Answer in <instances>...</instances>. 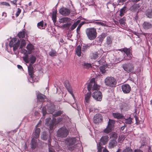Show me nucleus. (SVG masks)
Returning a JSON list of instances; mask_svg holds the SVG:
<instances>
[{"label":"nucleus","instance_id":"nucleus-33","mask_svg":"<svg viewBox=\"0 0 152 152\" xmlns=\"http://www.w3.org/2000/svg\"><path fill=\"white\" fill-rule=\"evenodd\" d=\"M152 27V25L150 23L145 22L143 24V27L144 29H149Z\"/></svg>","mask_w":152,"mask_h":152},{"label":"nucleus","instance_id":"nucleus-19","mask_svg":"<svg viewBox=\"0 0 152 152\" xmlns=\"http://www.w3.org/2000/svg\"><path fill=\"white\" fill-rule=\"evenodd\" d=\"M102 117L101 115L99 113L96 114L94 117V123L97 124L102 121Z\"/></svg>","mask_w":152,"mask_h":152},{"label":"nucleus","instance_id":"nucleus-56","mask_svg":"<svg viewBox=\"0 0 152 152\" xmlns=\"http://www.w3.org/2000/svg\"><path fill=\"white\" fill-rule=\"evenodd\" d=\"M72 105L73 107L75 109H76V108H75V107H76L77 108V110H79V108H78V105Z\"/></svg>","mask_w":152,"mask_h":152},{"label":"nucleus","instance_id":"nucleus-27","mask_svg":"<svg viewBox=\"0 0 152 152\" xmlns=\"http://www.w3.org/2000/svg\"><path fill=\"white\" fill-rule=\"evenodd\" d=\"M71 20V19L70 18L64 17L59 19V22L60 23H68Z\"/></svg>","mask_w":152,"mask_h":152},{"label":"nucleus","instance_id":"nucleus-57","mask_svg":"<svg viewBox=\"0 0 152 152\" xmlns=\"http://www.w3.org/2000/svg\"><path fill=\"white\" fill-rule=\"evenodd\" d=\"M126 105H121V107H120V108H121V110H125V109H124V107H125V106Z\"/></svg>","mask_w":152,"mask_h":152},{"label":"nucleus","instance_id":"nucleus-44","mask_svg":"<svg viewBox=\"0 0 152 152\" xmlns=\"http://www.w3.org/2000/svg\"><path fill=\"white\" fill-rule=\"evenodd\" d=\"M125 123L126 124H131L132 122V118H129L125 120Z\"/></svg>","mask_w":152,"mask_h":152},{"label":"nucleus","instance_id":"nucleus-43","mask_svg":"<svg viewBox=\"0 0 152 152\" xmlns=\"http://www.w3.org/2000/svg\"><path fill=\"white\" fill-rule=\"evenodd\" d=\"M105 66L104 65L100 66V71L101 72L102 74H104L106 72L105 70Z\"/></svg>","mask_w":152,"mask_h":152},{"label":"nucleus","instance_id":"nucleus-11","mask_svg":"<svg viewBox=\"0 0 152 152\" xmlns=\"http://www.w3.org/2000/svg\"><path fill=\"white\" fill-rule=\"evenodd\" d=\"M122 67L127 72H132L134 70V67L133 65L130 63H125L122 65Z\"/></svg>","mask_w":152,"mask_h":152},{"label":"nucleus","instance_id":"nucleus-20","mask_svg":"<svg viewBox=\"0 0 152 152\" xmlns=\"http://www.w3.org/2000/svg\"><path fill=\"white\" fill-rule=\"evenodd\" d=\"M54 124V122L51 120V118H47L46 119L45 124L49 126L50 130L53 128Z\"/></svg>","mask_w":152,"mask_h":152},{"label":"nucleus","instance_id":"nucleus-23","mask_svg":"<svg viewBox=\"0 0 152 152\" xmlns=\"http://www.w3.org/2000/svg\"><path fill=\"white\" fill-rule=\"evenodd\" d=\"M117 144V142L115 140H111L109 143V148H113L116 146Z\"/></svg>","mask_w":152,"mask_h":152},{"label":"nucleus","instance_id":"nucleus-1","mask_svg":"<svg viewBox=\"0 0 152 152\" xmlns=\"http://www.w3.org/2000/svg\"><path fill=\"white\" fill-rule=\"evenodd\" d=\"M99 86L94 81V78L92 79L87 85V88L89 91L91 90L95 91L92 94V97L96 100L100 101L102 100V92L98 91Z\"/></svg>","mask_w":152,"mask_h":152},{"label":"nucleus","instance_id":"nucleus-42","mask_svg":"<svg viewBox=\"0 0 152 152\" xmlns=\"http://www.w3.org/2000/svg\"><path fill=\"white\" fill-rule=\"evenodd\" d=\"M82 65L85 68H89L91 67V64L88 63H84Z\"/></svg>","mask_w":152,"mask_h":152},{"label":"nucleus","instance_id":"nucleus-5","mask_svg":"<svg viewBox=\"0 0 152 152\" xmlns=\"http://www.w3.org/2000/svg\"><path fill=\"white\" fill-rule=\"evenodd\" d=\"M104 83L107 86L113 87L115 86L117 81L114 77H107L104 80Z\"/></svg>","mask_w":152,"mask_h":152},{"label":"nucleus","instance_id":"nucleus-46","mask_svg":"<svg viewBox=\"0 0 152 152\" xmlns=\"http://www.w3.org/2000/svg\"><path fill=\"white\" fill-rule=\"evenodd\" d=\"M0 4L8 7H10V4L9 3L5 1H3L1 2Z\"/></svg>","mask_w":152,"mask_h":152},{"label":"nucleus","instance_id":"nucleus-50","mask_svg":"<svg viewBox=\"0 0 152 152\" xmlns=\"http://www.w3.org/2000/svg\"><path fill=\"white\" fill-rule=\"evenodd\" d=\"M98 57V53L97 52H96L93 54V58L94 59H96Z\"/></svg>","mask_w":152,"mask_h":152},{"label":"nucleus","instance_id":"nucleus-47","mask_svg":"<svg viewBox=\"0 0 152 152\" xmlns=\"http://www.w3.org/2000/svg\"><path fill=\"white\" fill-rule=\"evenodd\" d=\"M111 137L113 138V140H116L117 137V134L115 133H112L111 134Z\"/></svg>","mask_w":152,"mask_h":152},{"label":"nucleus","instance_id":"nucleus-39","mask_svg":"<svg viewBox=\"0 0 152 152\" xmlns=\"http://www.w3.org/2000/svg\"><path fill=\"white\" fill-rule=\"evenodd\" d=\"M63 113V111L61 110H59L56 112L55 113L53 114V116L54 117H56L60 115Z\"/></svg>","mask_w":152,"mask_h":152},{"label":"nucleus","instance_id":"nucleus-53","mask_svg":"<svg viewBox=\"0 0 152 152\" xmlns=\"http://www.w3.org/2000/svg\"><path fill=\"white\" fill-rule=\"evenodd\" d=\"M80 20H77L76 22H75L74 23L77 26V25H79L80 24Z\"/></svg>","mask_w":152,"mask_h":152},{"label":"nucleus","instance_id":"nucleus-36","mask_svg":"<svg viewBox=\"0 0 152 152\" xmlns=\"http://www.w3.org/2000/svg\"><path fill=\"white\" fill-rule=\"evenodd\" d=\"M102 145L99 142L97 144V152H102V150L103 151V149L104 148L102 146Z\"/></svg>","mask_w":152,"mask_h":152},{"label":"nucleus","instance_id":"nucleus-16","mask_svg":"<svg viewBox=\"0 0 152 152\" xmlns=\"http://www.w3.org/2000/svg\"><path fill=\"white\" fill-rule=\"evenodd\" d=\"M38 124H37L32 134L33 138H34L35 139H37L39 137L40 132V129L39 128H37Z\"/></svg>","mask_w":152,"mask_h":152},{"label":"nucleus","instance_id":"nucleus-17","mask_svg":"<svg viewBox=\"0 0 152 152\" xmlns=\"http://www.w3.org/2000/svg\"><path fill=\"white\" fill-rule=\"evenodd\" d=\"M64 84L67 91L70 94L73 96V92L72 90V88L70 85L69 81L67 80H66L64 82Z\"/></svg>","mask_w":152,"mask_h":152},{"label":"nucleus","instance_id":"nucleus-8","mask_svg":"<svg viewBox=\"0 0 152 152\" xmlns=\"http://www.w3.org/2000/svg\"><path fill=\"white\" fill-rule=\"evenodd\" d=\"M68 134V130L65 127L60 128L57 132V137L62 138L66 137Z\"/></svg>","mask_w":152,"mask_h":152},{"label":"nucleus","instance_id":"nucleus-41","mask_svg":"<svg viewBox=\"0 0 152 152\" xmlns=\"http://www.w3.org/2000/svg\"><path fill=\"white\" fill-rule=\"evenodd\" d=\"M122 152H133L132 150L129 147H126Z\"/></svg>","mask_w":152,"mask_h":152},{"label":"nucleus","instance_id":"nucleus-12","mask_svg":"<svg viewBox=\"0 0 152 152\" xmlns=\"http://www.w3.org/2000/svg\"><path fill=\"white\" fill-rule=\"evenodd\" d=\"M76 142V138L75 137L69 139L68 142V148L69 150L72 151L76 148V146L74 145Z\"/></svg>","mask_w":152,"mask_h":152},{"label":"nucleus","instance_id":"nucleus-18","mask_svg":"<svg viewBox=\"0 0 152 152\" xmlns=\"http://www.w3.org/2000/svg\"><path fill=\"white\" fill-rule=\"evenodd\" d=\"M59 12L61 15L66 16L69 15L70 13V10L68 8L62 7L59 10Z\"/></svg>","mask_w":152,"mask_h":152},{"label":"nucleus","instance_id":"nucleus-3","mask_svg":"<svg viewBox=\"0 0 152 152\" xmlns=\"http://www.w3.org/2000/svg\"><path fill=\"white\" fill-rule=\"evenodd\" d=\"M88 39L91 40L94 39L97 36L96 29L94 27L87 28L85 30Z\"/></svg>","mask_w":152,"mask_h":152},{"label":"nucleus","instance_id":"nucleus-63","mask_svg":"<svg viewBox=\"0 0 152 152\" xmlns=\"http://www.w3.org/2000/svg\"><path fill=\"white\" fill-rule=\"evenodd\" d=\"M2 16L6 17L7 16V13L5 12H3L2 13Z\"/></svg>","mask_w":152,"mask_h":152},{"label":"nucleus","instance_id":"nucleus-15","mask_svg":"<svg viewBox=\"0 0 152 152\" xmlns=\"http://www.w3.org/2000/svg\"><path fill=\"white\" fill-rule=\"evenodd\" d=\"M122 91L124 94L129 93L131 89L129 85L128 84H124L121 86Z\"/></svg>","mask_w":152,"mask_h":152},{"label":"nucleus","instance_id":"nucleus-58","mask_svg":"<svg viewBox=\"0 0 152 152\" xmlns=\"http://www.w3.org/2000/svg\"><path fill=\"white\" fill-rule=\"evenodd\" d=\"M62 27L64 28L68 27V26L67 23H65L62 25Z\"/></svg>","mask_w":152,"mask_h":152},{"label":"nucleus","instance_id":"nucleus-45","mask_svg":"<svg viewBox=\"0 0 152 152\" xmlns=\"http://www.w3.org/2000/svg\"><path fill=\"white\" fill-rule=\"evenodd\" d=\"M56 51L54 50L50 51L49 53V55L51 56H56Z\"/></svg>","mask_w":152,"mask_h":152},{"label":"nucleus","instance_id":"nucleus-34","mask_svg":"<svg viewBox=\"0 0 152 152\" xmlns=\"http://www.w3.org/2000/svg\"><path fill=\"white\" fill-rule=\"evenodd\" d=\"M26 48L29 52H31L34 49L33 45L30 43L27 45Z\"/></svg>","mask_w":152,"mask_h":152},{"label":"nucleus","instance_id":"nucleus-6","mask_svg":"<svg viewBox=\"0 0 152 152\" xmlns=\"http://www.w3.org/2000/svg\"><path fill=\"white\" fill-rule=\"evenodd\" d=\"M124 57L122 60H130L132 58V50L131 48H124Z\"/></svg>","mask_w":152,"mask_h":152},{"label":"nucleus","instance_id":"nucleus-10","mask_svg":"<svg viewBox=\"0 0 152 152\" xmlns=\"http://www.w3.org/2000/svg\"><path fill=\"white\" fill-rule=\"evenodd\" d=\"M23 58V60L25 62L28 63L30 61L29 64H31L32 65H33V64L35 62L36 59L35 56L32 55H30L29 58L28 57V55H26Z\"/></svg>","mask_w":152,"mask_h":152},{"label":"nucleus","instance_id":"nucleus-9","mask_svg":"<svg viewBox=\"0 0 152 152\" xmlns=\"http://www.w3.org/2000/svg\"><path fill=\"white\" fill-rule=\"evenodd\" d=\"M115 121L109 119L107 127L104 130V132L108 134L113 130L114 127Z\"/></svg>","mask_w":152,"mask_h":152},{"label":"nucleus","instance_id":"nucleus-30","mask_svg":"<svg viewBox=\"0 0 152 152\" xmlns=\"http://www.w3.org/2000/svg\"><path fill=\"white\" fill-rule=\"evenodd\" d=\"M106 40V44L107 45H110L111 44L113 41V38L112 36H109L107 37Z\"/></svg>","mask_w":152,"mask_h":152},{"label":"nucleus","instance_id":"nucleus-48","mask_svg":"<svg viewBox=\"0 0 152 152\" xmlns=\"http://www.w3.org/2000/svg\"><path fill=\"white\" fill-rule=\"evenodd\" d=\"M125 19L123 18L119 20V22L121 24H123V25H124L125 23Z\"/></svg>","mask_w":152,"mask_h":152},{"label":"nucleus","instance_id":"nucleus-37","mask_svg":"<svg viewBox=\"0 0 152 152\" xmlns=\"http://www.w3.org/2000/svg\"><path fill=\"white\" fill-rule=\"evenodd\" d=\"M18 37L20 38H24L25 37V32L24 31L19 32L18 34Z\"/></svg>","mask_w":152,"mask_h":152},{"label":"nucleus","instance_id":"nucleus-7","mask_svg":"<svg viewBox=\"0 0 152 152\" xmlns=\"http://www.w3.org/2000/svg\"><path fill=\"white\" fill-rule=\"evenodd\" d=\"M47 109L46 106L45 105L42 108V113L43 116H44L48 113L52 114L56 110L55 105H49L47 106Z\"/></svg>","mask_w":152,"mask_h":152},{"label":"nucleus","instance_id":"nucleus-55","mask_svg":"<svg viewBox=\"0 0 152 152\" xmlns=\"http://www.w3.org/2000/svg\"><path fill=\"white\" fill-rule=\"evenodd\" d=\"M17 67L18 68V69H22V70H23V67L21 65H17Z\"/></svg>","mask_w":152,"mask_h":152},{"label":"nucleus","instance_id":"nucleus-13","mask_svg":"<svg viewBox=\"0 0 152 152\" xmlns=\"http://www.w3.org/2000/svg\"><path fill=\"white\" fill-rule=\"evenodd\" d=\"M85 21H83L84 23V24H88L89 23H95L97 25H101L102 26H104V23L102 22L99 21L98 20H95V19L92 20H88L86 19H84Z\"/></svg>","mask_w":152,"mask_h":152},{"label":"nucleus","instance_id":"nucleus-26","mask_svg":"<svg viewBox=\"0 0 152 152\" xmlns=\"http://www.w3.org/2000/svg\"><path fill=\"white\" fill-rule=\"evenodd\" d=\"M145 15L148 18H152V10L151 8L146 10Z\"/></svg>","mask_w":152,"mask_h":152},{"label":"nucleus","instance_id":"nucleus-35","mask_svg":"<svg viewBox=\"0 0 152 152\" xmlns=\"http://www.w3.org/2000/svg\"><path fill=\"white\" fill-rule=\"evenodd\" d=\"M37 27L41 29H43V21L42 20L37 24Z\"/></svg>","mask_w":152,"mask_h":152},{"label":"nucleus","instance_id":"nucleus-61","mask_svg":"<svg viewBox=\"0 0 152 152\" xmlns=\"http://www.w3.org/2000/svg\"><path fill=\"white\" fill-rule=\"evenodd\" d=\"M22 53H25L27 52V51L25 49H21Z\"/></svg>","mask_w":152,"mask_h":152},{"label":"nucleus","instance_id":"nucleus-21","mask_svg":"<svg viewBox=\"0 0 152 152\" xmlns=\"http://www.w3.org/2000/svg\"><path fill=\"white\" fill-rule=\"evenodd\" d=\"M35 65H32L31 64H29L28 66V75L30 76V77L32 78L34 77V71L33 66Z\"/></svg>","mask_w":152,"mask_h":152},{"label":"nucleus","instance_id":"nucleus-60","mask_svg":"<svg viewBox=\"0 0 152 152\" xmlns=\"http://www.w3.org/2000/svg\"><path fill=\"white\" fill-rule=\"evenodd\" d=\"M47 24L46 23H44V22H43V29H45V28L47 27Z\"/></svg>","mask_w":152,"mask_h":152},{"label":"nucleus","instance_id":"nucleus-64","mask_svg":"<svg viewBox=\"0 0 152 152\" xmlns=\"http://www.w3.org/2000/svg\"><path fill=\"white\" fill-rule=\"evenodd\" d=\"M102 152H109L108 151L106 148H104L103 149Z\"/></svg>","mask_w":152,"mask_h":152},{"label":"nucleus","instance_id":"nucleus-31","mask_svg":"<svg viewBox=\"0 0 152 152\" xmlns=\"http://www.w3.org/2000/svg\"><path fill=\"white\" fill-rule=\"evenodd\" d=\"M126 7L124 6L120 10V16L122 17L126 12Z\"/></svg>","mask_w":152,"mask_h":152},{"label":"nucleus","instance_id":"nucleus-59","mask_svg":"<svg viewBox=\"0 0 152 152\" xmlns=\"http://www.w3.org/2000/svg\"><path fill=\"white\" fill-rule=\"evenodd\" d=\"M134 152H143L140 149L135 150Z\"/></svg>","mask_w":152,"mask_h":152},{"label":"nucleus","instance_id":"nucleus-24","mask_svg":"<svg viewBox=\"0 0 152 152\" xmlns=\"http://www.w3.org/2000/svg\"><path fill=\"white\" fill-rule=\"evenodd\" d=\"M91 96V92L89 91V92L85 95V104L89 103L90 98Z\"/></svg>","mask_w":152,"mask_h":152},{"label":"nucleus","instance_id":"nucleus-29","mask_svg":"<svg viewBox=\"0 0 152 152\" xmlns=\"http://www.w3.org/2000/svg\"><path fill=\"white\" fill-rule=\"evenodd\" d=\"M113 115L114 118L118 119H121L124 117L121 114L118 113H113Z\"/></svg>","mask_w":152,"mask_h":152},{"label":"nucleus","instance_id":"nucleus-25","mask_svg":"<svg viewBox=\"0 0 152 152\" xmlns=\"http://www.w3.org/2000/svg\"><path fill=\"white\" fill-rule=\"evenodd\" d=\"M31 148L33 149L35 148L37 145V140L35 138H32L31 142Z\"/></svg>","mask_w":152,"mask_h":152},{"label":"nucleus","instance_id":"nucleus-2","mask_svg":"<svg viewBox=\"0 0 152 152\" xmlns=\"http://www.w3.org/2000/svg\"><path fill=\"white\" fill-rule=\"evenodd\" d=\"M26 45L25 40L22 39L20 40L17 38L12 39L9 43V46L10 48H13V50L15 51L20 46V48L22 49Z\"/></svg>","mask_w":152,"mask_h":152},{"label":"nucleus","instance_id":"nucleus-51","mask_svg":"<svg viewBox=\"0 0 152 152\" xmlns=\"http://www.w3.org/2000/svg\"><path fill=\"white\" fill-rule=\"evenodd\" d=\"M21 12V10L19 8H18V11L16 13V17H18L19 15L20 14V13Z\"/></svg>","mask_w":152,"mask_h":152},{"label":"nucleus","instance_id":"nucleus-54","mask_svg":"<svg viewBox=\"0 0 152 152\" xmlns=\"http://www.w3.org/2000/svg\"><path fill=\"white\" fill-rule=\"evenodd\" d=\"M17 0H14L13 1H11V2L12 4H16Z\"/></svg>","mask_w":152,"mask_h":152},{"label":"nucleus","instance_id":"nucleus-40","mask_svg":"<svg viewBox=\"0 0 152 152\" xmlns=\"http://www.w3.org/2000/svg\"><path fill=\"white\" fill-rule=\"evenodd\" d=\"M84 23L83 21L81 22V23H80L78 25L76 30H77V34H79V32L80 31V30L81 27V26L83 25V24H84Z\"/></svg>","mask_w":152,"mask_h":152},{"label":"nucleus","instance_id":"nucleus-38","mask_svg":"<svg viewBox=\"0 0 152 152\" xmlns=\"http://www.w3.org/2000/svg\"><path fill=\"white\" fill-rule=\"evenodd\" d=\"M48 134L46 132H43L41 136V138L44 140H46L48 138Z\"/></svg>","mask_w":152,"mask_h":152},{"label":"nucleus","instance_id":"nucleus-28","mask_svg":"<svg viewBox=\"0 0 152 152\" xmlns=\"http://www.w3.org/2000/svg\"><path fill=\"white\" fill-rule=\"evenodd\" d=\"M81 46L79 45L75 49L76 54L79 57L81 56Z\"/></svg>","mask_w":152,"mask_h":152},{"label":"nucleus","instance_id":"nucleus-62","mask_svg":"<svg viewBox=\"0 0 152 152\" xmlns=\"http://www.w3.org/2000/svg\"><path fill=\"white\" fill-rule=\"evenodd\" d=\"M138 15L137 14H136L135 17V19L136 21H137V20L138 19Z\"/></svg>","mask_w":152,"mask_h":152},{"label":"nucleus","instance_id":"nucleus-22","mask_svg":"<svg viewBox=\"0 0 152 152\" xmlns=\"http://www.w3.org/2000/svg\"><path fill=\"white\" fill-rule=\"evenodd\" d=\"M108 139L109 137L107 135L102 136L100 139V143L101 145H105L107 143Z\"/></svg>","mask_w":152,"mask_h":152},{"label":"nucleus","instance_id":"nucleus-49","mask_svg":"<svg viewBox=\"0 0 152 152\" xmlns=\"http://www.w3.org/2000/svg\"><path fill=\"white\" fill-rule=\"evenodd\" d=\"M89 47V46L88 45L83 46L82 48V51L83 52H85L88 49Z\"/></svg>","mask_w":152,"mask_h":152},{"label":"nucleus","instance_id":"nucleus-52","mask_svg":"<svg viewBox=\"0 0 152 152\" xmlns=\"http://www.w3.org/2000/svg\"><path fill=\"white\" fill-rule=\"evenodd\" d=\"M77 26L74 23L70 28L71 30V31L73 30L76 28Z\"/></svg>","mask_w":152,"mask_h":152},{"label":"nucleus","instance_id":"nucleus-4","mask_svg":"<svg viewBox=\"0 0 152 152\" xmlns=\"http://www.w3.org/2000/svg\"><path fill=\"white\" fill-rule=\"evenodd\" d=\"M37 102H43L47 101L46 104H53L54 103L53 102L48 99L45 96L40 93L37 94Z\"/></svg>","mask_w":152,"mask_h":152},{"label":"nucleus","instance_id":"nucleus-32","mask_svg":"<svg viewBox=\"0 0 152 152\" xmlns=\"http://www.w3.org/2000/svg\"><path fill=\"white\" fill-rule=\"evenodd\" d=\"M57 13V11L56 10L53 11L52 19L54 23H56V22Z\"/></svg>","mask_w":152,"mask_h":152},{"label":"nucleus","instance_id":"nucleus-14","mask_svg":"<svg viewBox=\"0 0 152 152\" xmlns=\"http://www.w3.org/2000/svg\"><path fill=\"white\" fill-rule=\"evenodd\" d=\"M106 36V34L105 33H102L99 35L95 40L96 42V43L98 45H101L102 42Z\"/></svg>","mask_w":152,"mask_h":152}]
</instances>
